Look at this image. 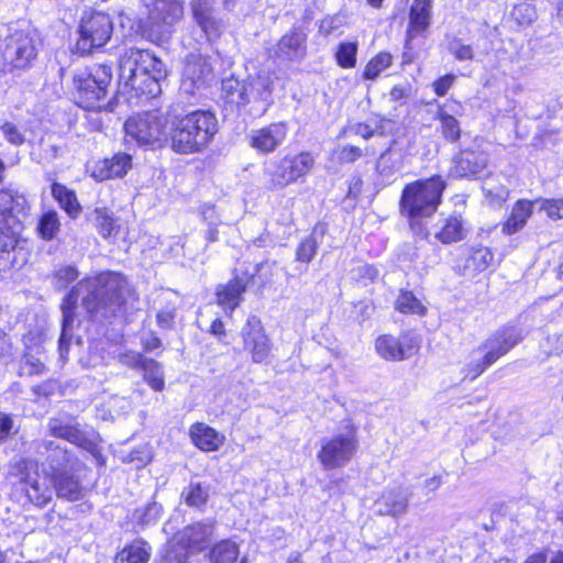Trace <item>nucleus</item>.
<instances>
[{
  "mask_svg": "<svg viewBox=\"0 0 563 563\" xmlns=\"http://www.w3.org/2000/svg\"><path fill=\"white\" fill-rule=\"evenodd\" d=\"M85 289L88 294L82 298V305L89 312L98 310L100 307H117L124 300L128 291V283L121 274L106 272L92 278L81 282L75 290L70 291L64 300L63 310V334L60 342L64 341L67 328L74 321V309L79 292Z\"/></svg>",
  "mask_w": 563,
  "mask_h": 563,
  "instance_id": "obj_1",
  "label": "nucleus"
},
{
  "mask_svg": "<svg viewBox=\"0 0 563 563\" xmlns=\"http://www.w3.org/2000/svg\"><path fill=\"white\" fill-rule=\"evenodd\" d=\"M120 80L137 95L156 97L161 93V81L166 78L165 64L146 49H125L120 56Z\"/></svg>",
  "mask_w": 563,
  "mask_h": 563,
  "instance_id": "obj_2",
  "label": "nucleus"
},
{
  "mask_svg": "<svg viewBox=\"0 0 563 563\" xmlns=\"http://www.w3.org/2000/svg\"><path fill=\"white\" fill-rule=\"evenodd\" d=\"M169 124V145L178 154L201 152L218 131L216 115L203 110L173 115Z\"/></svg>",
  "mask_w": 563,
  "mask_h": 563,
  "instance_id": "obj_3",
  "label": "nucleus"
},
{
  "mask_svg": "<svg viewBox=\"0 0 563 563\" xmlns=\"http://www.w3.org/2000/svg\"><path fill=\"white\" fill-rule=\"evenodd\" d=\"M445 187V181L439 175L405 186L400 198V211L412 229L438 210Z\"/></svg>",
  "mask_w": 563,
  "mask_h": 563,
  "instance_id": "obj_4",
  "label": "nucleus"
},
{
  "mask_svg": "<svg viewBox=\"0 0 563 563\" xmlns=\"http://www.w3.org/2000/svg\"><path fill=\"white\" fill-rule=\"evenodd\" d=\"M314 164L313 155L305 151L272 159L263 168L264 187L269 191L283 190L309 175Z\"/></svg>",
  "mask_w": 563,
  "mask_h": 563,
  "instance_id": "obj_5",
  "label": "nucleus"
},
{
  "mask_svg": "<svg viewBox=\"0 0 563 563\" xmlns=\"http://www.w3.org/2000/svg\"><path fill=\"white\" fill-rule=\"evenodd\" d=\"M170 122L159 112H144L130 117L124 124L125 135L139 145L161 147L168 139Z\"/></svg>",
  "mask_w": 563,
  "mask_h": 563,
  "instance_id": "obj_6",
  "label": "nucleus"
},
{
  "mask_svg": "<svg viewBox=\"0 0 563 563\" xmlns=\"http://www.w3.org/2000/svg\"><path fill=\"white\" fill-rule=\"evenodd\" d=\"M521 339L522 335L516 330L505 329L494 333L474 351V357L468 365L467 375L471 378H476L488 366L517 345Z\"/></svg>",
  "mask_w": 563,
  "mask_h": 563,
  "instance_id": "obj_7",
  "label": "nucleus"
},
{
  "mask_svg": "<svg viewBox=\"0 0 563 563\" xmlns=\"http://www.w3.org/2000/svg\"><path fill=\"white\" fill-rule=\"evenodd\" d=\"M357 448L356 428L349 422L339 433L322 441L318 459L324 468L342 467L353 457Z\"/></svg>",
  "mask_w": 563,
  "mask_h": 563,
  "instance_id": "obj_8",
  "label": "nucleus"
},
{
  "mask_svg": "<svg viewBox=\"0 0 563 563\" xmlns=\"http://www.w3.org/2000/svg\"><path fill=\"white\" fill-rule=\"evenodd\" d=\"M55 478L40 472L34 462H26L21 471L19 489L32 505L43 508L53 499L52 484Z\"/></svg>",
  "mask_w": 563,
  "mask_h": 563,
  "instance_id": "obj_9",
  "label": "nucleus"
},
{
  "mask_svg": "<svg viewBox=\"0 0 563 563\" xmlns=\"http://www.w3.org/2000/svg\"><path fill=\"white\" fill-rule=\"evenodd\" d=\"M213 533V526L209 523H195L186 527L176 538V542L168 545L161 563H186L187 550H199L207 543Z\"/></svg>",
  "mask_w": 563,
  "mask_h": 563,
  "instance_id": "obj_10",
  "label": "nucleus"
},
{
  "mask_svg": "<svg viewBox=\"0 0 563 563\" xmlns=\"http://www.w3.org/2000/svg\"><path fill=\"white\" fill-rule=\"evenodd\" d=\"M74 80L80 104L86 109H95L97 102L106 96L111 73L107 66H98L93 74L86 71L76 74Z\"/></svg>",
  "mask_w": 563,
  "mask_h": 563,
  "instance_id": "obj_11",
  "label": "nucleus"
},
{
  "mask_svg": "<svg viewBox=\"0 0 563 563\" xmlns=\"http://www.w3.org/2000/svg\"><path fill=\"white\" fill-rule=\"evenodd\" d=\"M112 21L101 12L91 13L81 20L80 37L77 47L81 53H90L92 48L103 46L111 37Z\"/></svg>",
  "mask_w": 563,
  "mask_h": 563,
  "instance_id": "obj_12",
  "label": "nucleus"
},
{
  "mask_svg": "<svg viewBox=\"0 0 563 563\" xmlns=\"http://www.w3.org/2000/svg\"><path fill=\"white\" fill-rule=\"evenodd\" d=\"M147 10L146 18L141 19L143 27L163 32L165 26L173 25L183 16V4L179 0H143Z\"/></svg>",
  "mask_w": 563,
  "mask_h": 563,
  "instance_id": "obj_13",
  "label": "nucleus"
},
{
  "mask_svg": "<svg viewBox=\"0 0 563 563\" xmlns=\"http://www.w3.org/2000/svg\"><path fill=\"white\" fill-rule=\"evenodd\" d=\"M244 350L254 363L266 362L272 350V342L265 333L260 319L250 317L242 329Z\"/></svg>",
  "mask_w": 563,
  "mask_h": 563,
  "instance_id": "obj_14",
  "label": "nucleus"
},
{
  "mask_svg": "<svg viewBox=\"0 0 563 563\" xmlns=\"http://www.w3.org/2000/svg\"><path fill=\"white\" fill-rule=\"evenodd\" d=\"M289 129L286 122H274L252 130L247 135L250 146L260 154L275 152L286 140Z\"/></svg>",
  "mask_w": 563,
  "mask_h": 563,
  "instance_id": "obj_15",
  "label": "nucleus"
},
{
  "mask_svg": "<svg viewBox=\"0 0 563 563\" xmlns=\"http://www.w3.org/2000/svg\"><path fill=\"white\" fill-rule=\"evenodd\" d=\"M410 497L411 493L407 487L386 488L375 500V509L382 516L401 517L408 511Z\"/></svg>",
  "mask_w": 563,
  "mask_h": 563,
  "instance_id": "obj_16",
  "label": "nucleus"
},
{
  "mask_svg": "<svg viewBox=\"0 0 563 563\" xmlns=\"http://www.w3.org/2000/svg\"><path fill=\"white\" fill-rule=\"evenodd\" d=\"M377 353L387 361H401L409 358L417 352V343L409 335L395 338L388 334L380 335L375 344Z\"/></svg>",
  "mask_w": 563,
  "mask_h": 563,
  "instance_id": "obj_17",
  "label": "nucleus"
},
{
  "mask_svg": "<svg viewBox=\"0 0 563 563\" xmlns=\"http://www.w3.org/2000/svg\"><path fill=\"white\" fill-rule=\"evenodd\" d=\"M132 156L126 153H118L111 158L97 161L91 166V177L102 181L110 178H121L131 169Z\"/></svg>",
  "mask_w": 563,
  "mask_h": 563,
  "instance_id": "obj_18",
  "label": "nucleus"
},
{
  "mask_svg": "<svg viewBox=\"0 0 563 563\" xmlns=\"http://www.w3.org/2000/svg\"><path fill=\"white\" fill-rule=\"evenodd\" d=\"M27 211L29 203L24 195L10 189L0 190V223L24 221Z\"/></svg>",
  "mask_w": 563,
  "mask_h": 563,
  "instance_id": "obj_19",
  "label": "nucleus"
},
{
  "mask_svg": "<svg viewBox=\"0 0 563 563\" xmlns=\"http://www.w3.org/2000/svg\"><path fill=\"white\" fill-rule=\"evenodd\" d=\"M35 56L36 52L32 40L24 35L13 40L4 53L5 62L11 70L27 68Z\"/></svg>",
  "mask_w": 563,
  "mask_h": 563,
  "instance_id": "obj_20",
  "label": "nucleus"
},
{
  "mask_svg": "<svg viewBox=\"0 0 563 563\" xmlns=\"http://www.w3.org/2000/svg\"><path fill=\"white\" fill-rule=\"evenodd\" d=\"M22 230L23 221L14 220L8 224L0 223V272L11 266V252L19 246Z\"/></svg>",
  "mask_w": 563,
  "mask_h": 563,
  "instance_id": "obj_21",
  "label": "nucleus"
},
{
  "mask_svg": "<svg viewBox=\"0 0 563 563\" xmlns=\"http://www.w3.org/2000/svg\"><path fill=\"white\" fill-rule=\"evenodd\" d=\"M210 74L211 66L203 57L191 56L184 67L181 89L187 93H194Z\"/></svg>",
  "mask_w": 563,
  "mask_h": 563,
  "instance_id": "obj_22",
  "label": "nucleus"
},
{
  "mask_svg": "<svg viewBox=\"0 0 563 563\" xmlns=\"http://www.w3.org/2000/svg\"><path fill=\"white\" fill-rule=\"evenodd\" d=\"M192 15L208 38H218L223 31V23L216 19L210 0H196L191 4Z\"/></svg>",
  "mask_w": 563,
  "mask_h": 563,
  "instance_id": "obj_23",
  "label": "nucleus"
},
{
  "mask_svg": "<svg viewBox=\"0 0 563 563\" xmlns=\"http://www.w3.org/2000/svg\"><path fill=\"white\" fill-rule=\"evenodd\" d=\"M192 443L203 452L218 451L224 443L225 437L214 428L203 422H196L189 429Z\"/></svg>",
  "mask_w": 563,
  "mask_h": 563,
  "instance_id": "obj_24",
  "label": "nucleus"
},
{
  "mask_svg": "<svg viewBox=\"0 0 563 563\" xmlns=\"http://www.w3.org/2000/svg\"><path fill=\"white\" fill-rule=\"evenodd\" d=\"M246 280L242 277H234L227 284H221L217 287V302L224 309L227 314H231L240 305L242 295L246 289Z\"/></svg>",
  "mask_w": 563,
  "mask_h": 563,
  "instance_id": "obj_25",
  "label": "nucleus"
},
{
  "mask_svg": "<svg viewBox=\"0 0 563 563\" xmlns=\"http://www.w3.org/2000/svg\"><path fill=\"white\" fill-rule=\"evenodd\" d=\"M534 207V201L528 199H519L516 201L509 217L501 225V232L506 235H512L521 231L532 216Z\"/></svg>",
  "mask_w": 563,
  "mask_h": 563,
  "instance_id": "obj_26",
  "label": "nucleus"
},
{
  "mask_svg": "<svg viewBox=\"0 0 563 563\" xmlns=\"http://www.w3.org/2000/svg\"><path fill=\"white\" fill-rule=\"evenodd\" d=\"M49 431L52 435L65 439L80 448L87 450L92 448V442L87 439L85 432L77 424H73L71 421H64L59 418L51 419Z\"/></svg>",
  "mask_w": 563,
  "mask_h": 563,
  "instance_id": "obj_27",
  "label": "nucleus"
},
{
  "mask_svg": "<svg viewBox=\"0 0 563 563\" xmlns=\"http://www.w3.org/2000/svg\"><path fill=\"white\" fill-rule=\"evenodd\" d=\"M306 35L294 30L285 34L277 44L275 55L280 58L295 59L305 55Z\"/></svg>",
  "mask_w": 563,
  "mask_h": 563,
  "instance_id": "obj_28",
  "label": "nucleus"
},
{
  "mask_svg": "<svg viewBox=\"0 0 563 563\" xmlns=\"http://www.w3.org/2000/svg\"><path fill=\"white\" fill-rule=\"evenodd\" d=\"M466 235L465 222L461 216L451 214L441 221L434 236L443 244H450L463 240Z\"/></svg>",
  "mask_w": 563,
  "mask_h": 563,
  "instance_id": "obj_29",
  "label": "nucleus"
},
{
  "mask_svg": "<svg viewBox=\"0 0 563 563\" xmlns=\"http://www.w3.org/2000/svg\"><path fill=\"white\" fill-rule=\"evenodd\" d=\"M430 0H413L410 9V22L408 35L413 37L416 34L424 32L430 24Z\"/></svg>",
  "mask_w": 563,
  "mask_h": 563,
  "instance_id": "obj_30",
  "label": "nucleus"
},
{
  "mask_svg": "<svg viewBox=\"0 0 563 563\" xmlns=\"http://www.w3.org/2000/svg\"><path fill=\"white\" fill-rule=\"evenodd\" d=\"M246 97L251 102L267 101L273 91V79L267 73H260L245 82Z\"/></svg>",
  "mask_w": 563,
  "mask_h": 563,
  "instance_id": "obj_31",
  "label": "nucleus"
},
{
  "mask_svg": "<svg viewBox=\"0 0 563 563\" xmlns=\"http://www.w3.org/2000/svg\"><path fill=\"white\" fill-rule=\"evenodd\" d=\"M151 554L152 548L147 542L135 540L118 553L117 563H147Z\"/></svg>",
  "mask_w": 563,
  "mask_h": 563,
  "instance_id": "obj_32",
  "label": "nucleus"
},
{
  "mask_svg": "<svg viewBox=\"0 0 563 563\" xmlns=\"http://www.w3.org/2000/svg\"><path fill=\"white\" fill-rule=\"evenodd\" d=\"M404 167V157L399 151L388 150L377 159L376 169L384 180L390 178Z\"/></svg>",
  "mask_w": 563,
  "mask_h": 563,
  "instance_id": "obj_33",
  "label": "nucleus"
},
{
  "mask_svg": "<svg viewBox=\"0 0 563 563\" xmlns=\"http://www.w3.org/2000/svg\"><path fill=\"white\" fill-rule=\"evenodd\" d=\"M55 489L58 498L78 500L82 497V487L73 476L62 474L55 477Z\"/></svg>",
  "mask_w": 563,
  "mask_h": 563,
  "instance_id": "obj_34",
  "label": "nucleus"
},
{
  "mask_svg": "<svg viewBox=\"0 0 563 563\" xmlns=\"http://www.w3.org/2000/svg\"><path fill=\"white\" fill-rule=\"evenodd\" d=\"M222 90L228 103L238 107L251 103V98L246 97L245 82H240L234 78L225 79L222 82Z\"/></svg>",
  "mask_w": 563,
  "mask_h": 563,
  "instance_id": "obj_35",
  "label": "nucleus"
},
{
  "mask_svg": "<svg viewBox=\"0 0 563 563\" xmlns=\"http://www.w3.org/2000/svg\"><path fill=\"white\" fill-rule=\"evenodd\" d=\"M52 195L59 202L60 207L70 216L76 217L80 211V205L73 190L60 184H53Z\"/></svg>",
  "mask_w": 563,
  "mask_h": 563,
  "instance_id": "obj_36",
  "label": "nucleus"
},
{
  "mask_svg": "<svg viewBox=\"0 0 563 563\" xmlns=\"http://www.w3.org/2000/svg\"><path fill=\"white\" fill-rule=\"evenodd\" d=\"M394 63V56L388 52H379L373 56L365 65L363 78L365 80H375L379 75L388 69Z\"/></svg>",
  "mask_w": 563,
  "mask_h": 563,
  "instance_id": "obj_37",
  "label": "nucleus"
},
{
  "mask_svg": "<svg viewBox=\"0 0 563 563\" xmlns=\"http://www.w3.org/2000/svg\"><path fill=\"white\" fill-rule=\"evenodd\" d=\"M239 556V547L231 540L217 543L210 551V563H234Z\"/></svg>",
  "mask_w": 563,
  "mask_h": 563,
  "instance_id": "obj_38",
  "label": "nucleus"
},
{
  "mask_svg": "<svg viewBox=\"0 0 563 563\" xmlns=\"http://www.w3.org/2000/svg\"><path fill=\"white\" fill-rule=\"evenodd\" d=\"M181 498L188 506L200 508L205 506L209 499V487L201 483H190L184 488Z\"/></svg>",
  "mask_w": 563,
  "mask_h": 563,
  "instance_id": "obj_39",
  "label": "nucleus"
},
{
  "mask_svg": "<svg viewBox=\"0 0 563 563\" xmlns=\"http://www.w3.org/2000/svg\"><path fill=\"white\" fill-rule=\"evenodd\" d=\"M395 305L401 313L424 314L427 311L426 306L411 291L401 290Z\"/></svg>",
  "mask_w": 563,
  "mask_h": 563,
  "instance_id": "obj_40",
  "label": "nucleus"
},
{
  "mask_svg": "<svg viewBox=\"0 0 563 563\" xmlns=\"http://www.w3.org/2000/svg\"><path fill=\"white\" fill-rule=\"evenodd\" d=\"M142 369L147 384L155 390H163L165 383L161 365L154 360L146 358L142 363Z\"/></svg>",
  "mask_w": 563,
  "mask_h": 563,
  "instance_id": "obj_41",
  "label": "nucleus"
},
{
  "mask_svg": "<svg viewBox=\"0 0 563 563\" xmlns=\"http://www.w3.org/2000/svg\"><path fill=\"white\" fill-rule=\"evenodd\" d=\"M494 255L488 247L479 246L473 250L467 260V267L473 272H483L493 263Z\"/></svg>",
  "mask_w": 563,
  "mask_h": 563,
  "instance_id": "obj_42",
  "label": "nucleus"
},
{
  "mask_svg": "<svg viewBox=\"0 0 563 563\" xmlns=\"http://www.w3.org/2000/svg\"><path fill=\"white\" fill-rule=\"evenodd\" d=\"M356 54L357 43H341L335 54L336 63L342 68H353L356 65Z\"/></svg>",
  "mask_w": 563,
  "mask_h": 563,
  "instance_id": "obj_43",
  "label": "nucleus"
},
{
  "mask_svg": "<svg viewBox=\"0 0 563 563\" xmlns=\"http://www.w3.org/2000/svg\"><path fill=\"white\" fill-rule=\"evenodd\" d=\"M41 236L45 240H52L59 230V220L55 211L45 212L37 225Z\"/></svg>",
  "mask_w": 563,
  "mask_h": 563,
  "instance_id": "obj_44",
  "label": "nucleus"
},
{
  "mask_svg": "<svg viewBox=\"0 0 563 563\" xmlns=\"http://www.w3.org/2000/svg\"><path fill=\"white\" fill-rule=\"evenodd\" d=\"M97 228L103 238H109L118 233V224L111 214L103 209H96Z\"/></svg>",
  "mask_w": 563,
  "mask_h": 563,
  "instance_id": "obj_45",
  "label": "nucleus"
},
{
  "mask_svg": "<svg viewBox=\"0 0 563 563\" xmlns=\"http://www.w3.org/2000/svg\"><path fill=\"white\" fill-rule=\"evenodd\" d=\"M486 199L492 207H500L509 196V191L504 185H493L487 181L484 187Z\"/></svg>",
  "mask_w": 563,
  "mask_h": 563,
  "instance_id": "obj_46",
  "label": "nucleus"
},
{
  "mask_svg": "<svg viewBox=\"0 0 563 563\" xmlns=\"http://www.w3.org/2000/svg\"><path fill=\"white\" fill-rule=\"evenodd\" d=\"M534 203L538 209L544 211L550 219H563V199H537Z\"/></svg>",
  "mask_w": 563,
  "mask_h": 563,
  "instance_id": "obj_47",
  "label": "nucleus"
},
{
  "mask_svg": "<svg viewBox=\"0 0 563 563\" xmlns=\"http://www.w3.org/2000/svg\"><path fill=\"white\" fill-rule=\"evenodd\" d=\"M440 122L443 136L450 142L457 141L461 134L457 120L448 113H440Z\"/></svg>",
  "mask_w": 563,
  "mask_h": 563,
  "instance_id": "obj_48",
  "label": "nucleus"
},
{
  "mask_svg": "<svg viewBox=\"0 0 563 563\" xmlns=\"http://www.w3.org/2000/svg\"><path fill=\"white\" fill-rule=\"evenodd\" d=\"M470 156L471 154H463L457 161H455L454 167L452 168V174L454 176L467 177L478 173L477 166L471 165Z\"/></svg>",
  "mask_w": 563,
  "mask_h": 563,
  "instance_id": "obj_49",
  "label": "nucleus"
},
{
  "mask_svg": "<svg viewBox=\"0 0 563 563\" xmlns=\"http://www.w3.org/2000/svg\"><path fill=\"white\" fill-rule=\"evenodd\" d=\"M78 277V272L73 266H65L56 271L55 273V285L59 288L66 287L69 283L74 282Z\"/></svg>",
  "mask_w": 563,
  "mask_h": 563,
  "instance_id": "obj_50",
  "label": "nucleus"
},
{
  "mask_svg": "<svg viewBox=\"0 0 563 563\" xmlns=\"http://www.w3.org/2000/svg\"><path fill=\"white\" fill-rule=\"evenodd\" d=\"M317 251V243L314 239L309 238L303 240L297 250V260L301 262H310Z\"/></svg>",
  "mask_w": 563,
  "mask_h": 563,
  "instance_id": "obj_51",
  "label": "nucleus"
},
{
  "mask_svg": "<svg viewBox=\"0 0 563 563\" xmlns=\"http://www.w3.org/2000/svg\"><path fill=\"white\" fill-rule=\"evenodd\" d=\"M3 136L13 145H21L24 143V136L19 129L11 122H4L0 125Z\"/></svg>",
  "mask_w": 563,
  "mask_h": 563,
  "instance_id": "obj_52",
  "label": "nucleus"
},
{
  "mask_svg": "<svg viewBox=\"0 0 563 563\" xmlns=\"http://www.w3.org/2000/svg\"><path fill=\"white\" fill-rule=\"evenodd\" d=\"M16 432L18 427L13 418L4 412H0V443Z\"/></svg>",
  "mask_w": 563,
  "mask_h": 563,
  "instance_id": "obj_53",
  "label": "nucleus"
},
{
  "mask_svg": "<svg viewBox=\"0 0 563 563\" xmlns=\"http://www.w3.org/2000/svg\"><path fill=\"white\" fill-rule=\"evenodd\" d=\"M543 347L548 355L563 352V332L547 336Z\"/></svg>",
  "mask_w": 563,
  "mask_h": 563,
  "instance_id": "obj_54",
  "label": "nucleus"
},
{
  "mask_svg": "<svg viewBox=\"0 0 563 563\" xmlns=\"http://www.w3.org/2000/svg\"><path fill=\"white\" fill-rule=\"evenodd\" d=\"M449 49L459 60H470L473 58L472 47L461 43L460 41L452 42Z\"/></svg>",
  "mask_w": 563,
  "mask_h": 563,
  "instance_id": "obj_55",
  "label": "nucleus"
},
{
  "mask_svg": "<svg viewBox=\"0 0 563 563\" xmlns=\"http://www.w3.org/2000/svg\"><path fill=\"white\" fill-rule=\"evenodd\" d=\"M363 151L354 145L343 146L338 154V158L341 163H353L362 157Z\"/></svg>",
  "mask_w": 563,
  "mask_h": 563,
  "instance_id": "obj_56",
  "label": "nucleus"
},
{
  "mask_svg": "<svg viewBox=\"0 0 563 563\" xmlns=\"http://www.w3.org/2000/svg\"><path fill=\"white\" fill-rule=\"evenodd\" d=\"M159 510L161 507L157 504L147 505L143 510H141L137 521L141 525H150L158 518Z\"/></svg>",
  "mask_w": 563,
  "mask_h": 563,
  "instance_id": "obj_57",
  "label": "nucleus"
},
{
  "mask_svg": "<svg viewBox=\"0 0 563 563\" xmlns=\"http://www.w3.org/2000/svg\"><path fill=\"white\" fill-rule=\"evenodd\" d=\"M455 80L454 75H445L433 82L434 91L438 96H444L452 87Z\"/></svg>",
  "mask_w": 563,
  "mask_h": 563,
  "instance_id": "obj_58",
  "label": "nucleus"
},
{
  "mask_svg": "<svg viewBox=\"0 0 563 563\" xmlns=\"http://www.w3.org/2000/svg\"><path fill=\"white\" fill-rule=\"evenodd\" d=\"M130 462H137V466H142L151 461V452L146 446L134 450L130 454Z\"/></svg>",
  "mask_w": 563,
  "mask_h": 563,
  "instance_id": "obj_59",
  "label": "nucleus"
},
{
  "mask_svg": "<svg viewBox=\"0 0 563 563\" xmlns=\"http://www.w3.org/2000/svg\"><path fill=\"white\" fill-rule=\"evenodd\" d=\"M119 360L122 364L128 365L133 368L139 367V366L142 367V363L144 362L141 354L135 353V352H129V353L121 354Z\"/></svg>",
  "mask_w": 563,
  "mask_h": 563,
  "instance_id": "obj_60",
  "label": "nucleus"
},
{
  "mask_svg": "<svg viewBox=\"0 0 563 563\" xmlns=\"http://www.w3.org/2000/svg\"><path fill=\"white\" fill-rule=\"evenodd\" d=\"M12 353V345L5 332L0 328V357L10 356Z\"/></svg>",
  "mask_w": 563,
  "mask_h": 563,
  "instance_id": "obj_61",
  "label": "nucleus"
},
{
  "mask_svg": "<svg viewBox=\"0 0 563 563\" xmlns=\"http://www.w3.org/2000/svg\"><path fill=\"white\" fill-rule=\"evenodd\" d=\"M408 92H409L408 88H406L404 86H395L390 90L389 96H390L391 100L398 101V100L407 98L408 97Z\"/></svg>",
  "mask_w": 563,
  "mask_h": 563,
  "instance_id": "obj_62",
  "label": "nucleus"
},
{
  "mask_svg": "<svg viewBox=\"0 0 563 563\" xmlns=\"http://www.w3.org/2000/svg\"><path fill=\"white\" fill-rule=\"evenodd\" d=\"M353 130H354L355 134L362 136L363 139H369L373 135V130L367 124L357 123L353 128Z\"/></svg>",
  "mask_w": 563,
  "mask_h": 563,
  "instance_id": "obj_63",
  "label": "nucleus"
},
{
  "mask_svg": "<svg viewBox=\"0 0 563 563\" xmlns=\"http://www.w3.org/2000/svg\"><path fill=\"white\" fill-rule=\"evenodd\" d=\"M173 319H174V316L170 312L157 313V322L162 328H169Z\"/></svg>",
  "mask_w": 563,
  "mask_h": 563,
  "instance_id": "obj_64",
  "label": "nucleus"
}]
</instances>
